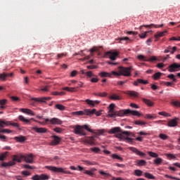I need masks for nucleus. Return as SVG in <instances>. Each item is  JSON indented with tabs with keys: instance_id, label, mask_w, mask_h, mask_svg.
Listing matches in <instances>:
<instances>
[{
	"instance_id": "1",
	"label": "nucleus",
	"mask_w": 180,
	"mask_h": 180,
	"mask_svg": "<svg viewBox=\"0 0 180 180\" xmlns=\"http://www.w3.org/2000/svg\"><path fill=\"white\" fill-rule=\"evenodd\" d=\"M19 120H20V122H23L24 123H27V124H30V120H33V122H35L36 123H39V124H47V123H49V124H53V125H56V124H63V121H61V120L57 118V117H53L51 119H49V118H43V120H44V122H40L37 120H35L34 118H31L30 120L26 119L23 115H20L18 117Z\"/></svg>"
},
{
	"instance_id": "2",
	"label": "nucleus",
	"mask_w": 180,
	"mask_h": 180,
	"mask_svg": "<svg viewBox=\"0 0 180 180\" xmlns=\"http://www.w3.org/2000/svg\"><path fill=\"white\" fill-rule=\"evenodd\" d=\"M85 130L87 131H89V133H94V134H98V136H101V134H103L105 133V131L101 129V130H96V131L93 129H91L89 128V126L88 125H77L74 129V133L75 134H78L79 136H86V133H85Z\"/></svg>"
},
{
	"instance_id": "3",
	"label": "nucleus",
	"mask_w": 180,
	"mask_h": 180,
	"mask_svg": "<svg viewBox=\"0 0 180 180\" xmlns=\"http://www.w3.org/2000/svg\"><path fill=\"white\" fill-rule=\"evenodd\" d=\"M108 133L110 134H116V133H120L117 134L116 136L117 137V139H121L122 140L124 139V136H130V134H131V132L130 131L122 130V128H120V127L112 128L109 130Z\"/></svg>"
},
{
	"instance_id": "4",
	"label": "nucleus",
	"mask_w": 180,
	"mask_h": 180,
	"mask_svg": "<svg viewBox=\"0 0 180 180\" xmlns=\"http://www.w3.org/2000/svg\"><path fill=\"white\" fill-rule=\"evenodd\" d=\"M124 115H132V116H141V114L139 112V111L136 110H120V111H115V115L114 117H111L115 119V117H117L119 116L120 117H122V116H124Z\"/></svg>"
},
{
	"instance_id": "5",
	"label": "nucleus",
	"mask_w": 180,
	"mask_h": 180,
	"mask_svg": "<svg viewBox=\"0 0 180 180\" xmlns=\"http://www.w3.org/2000/svg\"><path fill=\"white\" fill-rule=\"evenodd\" d=\"M22 155H14L13 156V160L8 162H3V163L1 164V167L6 168V167H13V165H15V164H16V162H22V160H23V158H22Z\"/></svg>"
},
{
	"instance_id": "6",
	"label": "nucleus",
	"mask_w": 180,
	"mask_h": 180,
	"mask_svg": "<svg viewBox=\"0 0 180 180\" xmlns=\"http://www.w3.org/2000/svg\"><path fill=\"white\" fill-rule=\"evenodd\" d=\"M45 168L46 169H49V171H51L52 172H56L58 174H68L69 175L72 174V172L70 171H65L64 169L62 167H57L54 166H46Z\"/></svg>"
},
{
	"instance_id": "7",
	"label": "nucleus",
	"mask_w": 180,
	"mask_h": 180,
	"mask_svg": "<svg viewBox=\"0 0 180 180\" xmlns=\"http://www.w3.org/2000/svg\"><path fill=\"white\" fill-rule=\"evenodd\" d=\"M96 110H89V109H86L84 111H75L72 112V115H76V116H84V115H86L87 116H90V115H94L95 113Z\"/></svg>"
},
{
	"instance_id": "8",
	"label": "nucleus",
	"mask_w": 180,
	"mask_h": 180,
	"mask_svg": "<svg viewBox=\"0 0 180 180\" xmlns=\"http://www.w3.org/2000/svg\"><path fill=\"white\" fill-rule=\"evenodd\" d=\"M120 75L123 77H131V66L128 68L119 67Z\"/></svg>"
},
{
	"instance_id": "9",
	"label": "nucleus",
	"mask_w": 180,
	"mask_h": 180,
	"mask_svg": "<svg viewBox=\"0 0 180 180\" xmlns=\"http://www.w3.org/2000/svg\"><path fill=\"white\" fill-rule=\"evenodd\" d=\"M6 126H13V127H17L18 129L20 127L18 123L0 120V127H5Z\"/></svg>"
},
{
	"instance_id": "10",
	"label": "nucleus",
	"mask_w": 180,
	"mask_h": 180,
	"mask_svg": "<svg viewBox=\"0 0 180 180\" xmlns=\"http://www.w3.org/2000/svg\"><path fill=\"white\" fill-rule=\"evenodd\" d=\"M169 72H176L180 71V64L177 63H172L168 67Z\"/></svg>"
},
{
	"instance_id": "11",
	"label": "nucleus",
	"mask_w": 180,
	"mask_h": 180,
	"mask_svg": "<svg viewBox=\"0 0 180 180\" xmlns=\"http://www.w3.org/2000/svg\"><path fill=\"white\" fill-rule=\"evenodd\" d=\"M116 115V110H115V104L111 103L109 105V110L108 112V117H115Z\"/></svg>"
},
{
	"instance_id": "12",
	"label": "nucleus",
	"mask_w": 180,
	"mask_h": 180,
	"mask_svg": "<svg viewBox=\"0 0 180 180\" xmlns=\"http://www.w3.org/2000/svg\"><path fill=\"white\" fill-rule=\"evenodd\" d=\"M21 158L25 160V162H27L28 164H32L33 158H34V155H33V154L22 155Z\"/></svg>"
},
{
	"instance_id": "13",
	"label": "nucleus",
	"mask_w": 180,
	"mask_h": 180,
	"mask_svg": "<svg viewBox=\"0 0 180 180\" xmlns=\"http://www.w3.org/2000/svg\"><path fill=\"white\" fill-rule=\"evenodd\" d=\"M51 139L53 140L50 142V146H58L60 144V141H61V138L56 135L52 136Z\"/></svg>"
},
{
	"instance_id": "14",
	"label": "nucleus",
	"mask_w": 180,
	"mask_h": 180,
	"mask_svg": "<svg viewBox=\"0 0 180 180\" xmlns=\"http://www.w3.org/2000/svg\"><path fill=\"white\" fill-rule=\"evenodd\" d=\"M20 112L25 113V115H28V116H36V113L29 108H20Z\"/></svg>"
},
{
	"instance_id": "15",
	"label": "nucleus",
	"mask_w": 180,
	"mask_h": 180,
	"mask_svg": "<svg viewBox=\"0 0 180 180\" xmlns=\"http://www.w3.org/2000/svg\"><path fill=\"white\" fill-rule=\"evenodd\" d=\"M51 98L50 97H41V98H33L32 101L34 102H39L40 103H44L46 101H51Z\"/></svg>"
},
{
	"instance_id": "16",
	"label": "nucleus",
	"mask_w": 180,
	"mask_h": 180,
	"mask_svg": "<svg viewBox=\"0 0 180 180\" xmlns=\"http://www.w3.org/2000/svg\"><path fill=\"white\" fill-rule=\"evenodd\" d=\"M32 130H34L36 133L39 134H44L47 133V129L44 127H33L32 128Z\"/></svg>"
},
{
	"instance_id": "17",
	"label": "nucleus",
	"mask_w": 180,
	"mask_h": 180,
	"mask_svg": "<svg viewBox=\"0 0 180 180\" xmlns=\"http://www.w3.org/2000/svg\"><path fill=\"white\" fill-rule=\"evenodd\" d=\"M84 141L86 144H90V146H95V137L94 136H87L84 139Z\"/></svg>"
},
{
	"instance_id": "18",
	"label": "nucleus",
	"mask_w": 180,
	"mask_h": 180,
	"mask_svg": "<svg viewBox=\"0 0 180 180\" xmlns=\"http://www.w3.org/2000/svg\"><path fill=\"white\" fill-rule=\"evenodd\" d=\"M178 120H179V118L176 117L169 120L167 123V126L169 127H176V126H178Z\"/></svg>"
},
{
	"instance_id": "19",
	"label": "nucleus",
	"mask_w": 180,
	"mask_h": 180,
	"mask_svg": "<svg viewBox=\"0 0 180 180\" xmlns=\"http://www.w3.org/2000/svg\"><path fill=\"white\" fill-rule=\"evenodd\" d=\"M129 150L136 154V155H139V157H144L146 155V153L139 150L137 148L134 147H129Z\"/></svg>"
},
{
	"instance_id": "20",
	"label": "nucleus",
	"mask_w": 180,
	"mask_h": 180,
	"mask_svg": "<svg viewBox=\"0 0 180 180\" xmlns=\"http://www.w3.org/2000/svg\"><path fill=\"white\" fill-rule=\"evenodd\" d=\"M85 102L87 103V105H89V106H91L92 108H94L95 105H99V103H101V101L98 100L92 101L90 99H86Z\"/></svg>"
},
{
	"instance_id": "21",
	"label": "nucleus",
	"mask_w": 180,
	"mask_h": 180,
	"mask_svg": "<svg viewBox=\"0 0 180 180\" xmlns=\"http://www.w3.org/2000/svg\"><path fill=\"white\" fill-rule=\"evenodd\" d=\"M107 54L109 56V58L112 60V61H114V60H116V58L117 56H119V53L117 52H112L109 51L107 53Z\"/></svg>"
},
{
	"instance_id": "22",
	"label": "nucleus",
	"mask_w": 180,
	"mask_h": 180,
	"mask_svg": "<svg viewBox=\"0 0 180 180\" xmlns=\"http://www.w3.org/2000/svg\"><path fill=\"white\" fill-rule=\"evenodd\" d=\"M165 33H167V31L157 32L156 34H155V41H158V39H160V37H163Z\"/></svg>"
},
{
	"instance_id": "23",
	"label": "nucleus",
	"mask_w": 180,
	"mask_h": 180,
	"mask_svg": "<svg viewBox=\"0 0 180 180\" xmlns=\"http://www.w3.org/2000/svg\"><path fill=\"white\" fill-rule=\"evenodd\" d=\"M125 94L127 95H129V96H132L133 98H137V96H139V93L134 91H128Z\"/></svg>"
},
{
	"instance_id": "24",
	"label": "nucleus",
	"mask_w": 180,
	"mask_h": 180,
	"mask_svg": "<svg viewBox=\"0 0 180 180\" xmlns=\"http://www.w3.org/2000/svg\"><path fill=\"white\" fill-rule=\"evenodd\" d=\"M99 76L101 77V78H105V77H109L112 78V74L107 72H101L98 74Z\"/></svg>"
},
{
	"instance_id": "25",
	"label": "nucleus",
	"mask_w": 180,
	"mask_h": 180,
	"mask_svg": "<svg viewBox=\"0 0 180 180\" xmlns=\"http://www.w3.org/2000/svg\"><path fill=\"white\" fill-rule=\"evenodd\" d=\"M145 178H147V179H157L155 176L153 175L151 173L149 172H145L144 173Z\"/></svg>"
},
{
	"instance_id": "26",
	"label": "nucleus",
	"mask_w": 180,
	"mask_h": 180,
	"mask_svg": "<svg viewBox=\"0 0 180 180\" xmlns=\"http://www.w3.org/2000/svg\"><path fill=\"white\" fill-rule=\"evenodd\" d=\"M142 101L148 106H154V103L153 101H151V100L146 99V98H142Z\"/></svg>"
},
{
	"instance_id": "27",
	"label": "nucleus",
	"mask_w": 180,
	"mask_h": 180,
	"mask_svg": "<svg viewBox=\"0 0 180 180\" xmlns=\"http://www.w3.org/2000/svg\"><path fill=\"white\" fill-rule=\"evenodd\" d=\"M97 53L98 54H101V52H99V48L94 46L91 49H90L91 56H94L93 53Z\"/></svg>"
},
{
	"instance_id": "28",
	"label": "nucleus",
	"mask_w": 180,
	"mask_h": 180,
	"mask_svg": "<svg viewBox=\"0 0 180 180\" xmlns=\"http://www.w3.org/2000/svg\"><path fill=\"white\" fill-rule=\"evenodd\" d=\"M15 140H16L19 143H23V141H26V136H15Z\"/></svg>"
},
{
	"instance_id": "29",
	"label": "nucleus",
	"mask_w": 180,
	"mask_h": 180,
	"mask_svg": "<svg viewBox=\"0 0 180 180\" xmlns=\"http://www.w3.org/2000/svg\"><path fill=\"white\" fill-rule=\"evenodd\" d=\"M55 109H58V110H65V106H64L63 104H56L55 105Z\"/></svg>"
},
{
	"instance_id": "30",
	"label": "nucleus",
	"mask_w": 180,
	"mask_h": 180,
	"mask_svg": "<svg viewBox=\"0 0 180 180\" xmlns=\"http://www.w3.org/2000/svg\"><path fill=\"white\" fill-rule=\"evenodd\" d=\"M153 162L155 164V165H161L162 163V158L158 157L154 160Z\"/></svg>"
},
{
	"instance_id": "31",
	"label": "nucleus",
	"mask_w": 180,
	"mask_h": 180,
	"mask_svg": "<svg viewBox=\"0 0 180 180\" xmlns=\"http://www.w3.org/2000/svg\"><path fill=\"white\" fill-rule=\"evenodd\" d=\"M164 26V24L162 25H154V24H150L149 25H145V27H155V29H159V27H162Z\"/></svg>"
},
{
	"instance_id": "32",
	"label": "nucleus",
	"mask_w": 180,
	"mask_h": 180,
	"mask_svg": "<svg viewBox=\"0 0 180 180\" xmlns=\"http://www.w3.org/2000/svg\"><path fill=\"white\" fill-rule=\"evenodd\" d=\"M110 99H112V101H120L122 98L120 96L116 95V94H112L110 96Z\"/></svg>"
},
{
	"instance_id": "33",
	"label": "nucleus",
	"mask_w": 180,
	"mask_h": 180,
	"mask_svg": "<svg viewBox=\"0 0 180 180\" xmlns=\"http://www.w3.org/2000/svg\"><path fill=\"white\" fill-rule=\"evenodd\" d=\"M138 60H139L140 61H148V58L146 57L143 55H139L137 56Z\"/></svg>"
},
{
	"instance_id": "34",
	"label": "nucleus",
	"mask_w": 180,
	"mask_h": 180,
	"mask_svg": "<svg viewBox=\"0 0 180 180\" xmlns=\"http://www.w3.org/2000/svg\"><path fill=\"white\" fill-rule=\"evenodd\" d=\"M95 96H101V98H105L108 96V93L103 92V93H94Z\"/></svg>"
},
{
	"instance_id": "35",
	"label": "nucleus",
	"mask_w": 180,
	"mask_h": 180,
	"mask_svg": "<svg viewBox=\"0 0 180 180\" xmlns=\"http://www.w3.org/2000/svg\"><path fill=\"white\" fill-rule=\"evenodd\" d=\"M134 124H136L137 126H144L147 124V122L144 121L137 120L134 122Z\"/></svg>"
},
{
	"instance_id": "36",
	"label": "nucleus",
	"mask_w": 180,
	"mask_h": 180,
	"mask_svg": "<svg viewBox=\"0 0 180 180\" xmlns=\"http://www.w3.org/2000/svg\"><path fill=\"white\" fill-rule=\"evenodd\" d=\"M146 164H147V162H146V160H141L137 162V165L139 167H143V166L146 165Z\"/></svg>"
},
{
	"instance_id": "37",
	"label": "nucleus",
	"mask_w": 180,
	"mask_h": 180,
	"mask_svg": "<svg viewBox=\"0 0 180 180\" xmlns=\"http://www.w3.org/2000/svg\"><path fill=\"white\" fill-rule=\"evenodd\" d=\"M158 115H160V116H164L165 117H171V115L165 111L159 112Z\"/></svg>"
},
{
	"instance_id": "38",
	"label": "nucleus",
	"mask_w": 180,
	"mask_h": 180,
	"mask_svg": "<svg viewBox=\"0 0 180 180\" xmlns=\"http://www.w3.org/2000/svg\"><path fill=\"white\" fill-rule=\"evenodd\" d=\"M9 75L6 74V72H3L2 74H0V79L1 81H5L6 79V77H8Z\"/></svg>"
},
{
	"instance_id": "39",
	"label": "nucleus",
	"mask_w": 180,
	"mask_h": 180,
	"mask_svg": "<svg viewBox=\"0 0 180 180\" xmlns=\"http://www.w3.org/2000/svg\"><path fill=\"white\" fill-rule=\"evenodd\" d=\"M134 175H136V176H141V175H143V171L140 169H136L134 170Z\"/></svg>"
},
{
	"instance_id": "40",
	"label": "nucleus",
	"mask_w": 180,
	"mask_h": 180,
	"mask_svg": "<svg viewBox=\"0 0 180 180\" xmlns=\"http://www.w3.org/2000/svg\"><path fill=\"white\" fill-rule=\"evenodd\" d=\"M148 154L150 157H152V158H157L158 157V155L154 152L149 151Z\"/></svg>"
},
{
	"instance_id": "41",
	"label": "nucleus",
	"mask_w": 180,
	"mask_h": 180,
	"mask_svg": "<svg viewBox=\"0 0 180 180\" xmlns=\"http://www.w3.org/2000/svg\"><path fill=\"white\" fill-rule=\"evenodd\" d=\"M40 178H41V180H49L50 179V176L47 174H41Z\"/></svg>"
},
{
	"instance_id": "42",
	"label": "nucleus",
	"mask_w": 180,
	"mask_h": 180,
	"mask_svg": "<svg viewBox=\"0 0 180 180\" xmlns=\"http://www.w3.org/2000/svg\"><path fill=\"white\" fill-rule=\"evenodd\" d=\"M8 155V152H5L4 153L0 154V161H4L5 160V158Z\"/></svg>"
},
{
	"instance_id": "43",
	"label": "nucleus",
	"mask_w": 180,
	"mask_h": 180,
	"mask_svg": "<svg viewBox=\"0 0 180 180\" xmlns=\"http://www.w3.org/2000/svg\"><path fill=\"white\" fill-rule=\"evenodd\" d=\"M85 75L86 77H89V78H92V77H95V75L92 72V71L86 72Z\"/></svg>"
},
{
	"instance_id": "44",
	"label": "nucleus",
	"mask_w": 180,
	"mask_h": 180,
	"mask_svg": "<svg viewBox=\"0 0 180 180\" xmlns=\"http://www.w3.org/2000/svg\"><path fill=\"white\" fill-rule=\"evenodd\" d=\"M112 158H114L115 160H120V161H123V158L117 155V154L112 155Z\"/></svg>"
},
{
	"instance_id": "45",
	"label": "nucleus",
	"mask_w": 180,
	"mask_h": 180,
	"mask_svg": "<svg viewBox=\"0 0 180 180\" xmlns=\"http://www.w3.org/2000/svg\"><path fill=\"white\" fill-rule=\"evenodd\" d=\"M161 72H156L153 75V78L155 79H159V78L161 77Z\"/></svg>"
},
{
	"instance_id": "46",
	"label": "nucleus",
	"mask_w": 180,
	"mask_h": 180,
	"mask_svg": "<svg viewBox=\"0 0 180 180\" xmlns=\"http://www.w3.org/2000/svg\"><path fill=\"white\" fill-rule=\"evenodd\" d=\"M157 117L155 115L146 114L144 117L145 119H155Z\"/></svg>"
},
{
	"instance_id": "47",
	"label": "nucleus",
	"mask_w": 180,
	"mask_h": 180,
	"mask_svg": "<svg viewBox=\"0 0 180 180\" xmlns=\"http://www.w3.org/2000/svg\"><path fill=\"white\" fill-rule=\"evenodd\" d=\"M167 78H169V79H172L173 82H176V79L175 78V75L174 74L169 75L167 76Z\"/></svg>"
},
{
	"instance_id": "48",
	"label": "nucleus",
	"mask_w": 180,
	"mask_h": 180,
	"mask_svg": "<svg viewBox=\"0 0 180 180\" xmlns=\"http://www.w3.org/2000/svg\"><path fill=\"white\" fill-rule=\"evenodd\" d=\"M172 105H173V106H175L176 108H180V102L178 101H172Z\"/></svg>"
},
{
	"instance_id": "49",
	"label": "nucleus",
	"mask_w": 180,
	"mask_h": 180,
	"mask_svg": "<svg viewBox=\"0 0 180 180\" xmlns=\"http://www.w3.org/2000/svg\"><path fill=\"white\" fill-rule=\"evenodd\" d=\"M39 92H49V86H44L39 89Z\"/></svg>"
},
{
	"instance_id": "50",
	"label": "nucleus",
	"mask_w": 180,
	"mask_h": 180,
	"mask_svg": "<svg viewBox=\"0 0 180 180\" xmlns=\"http://www.w3.org/2000/svg\"><path fill=\"white\" fill-rule=\"evenodd\" d=\"M125 135H124V136ZM124 140H126V141H127V143H129V144H131V143H133V139L129 138V136H127V137H124Z\"/></svg>"
},
{
	"instance_id": "51",
	"label": "nucleus",
	"mask_w": 180,
	"mask_h": 180,
	"mask_svg": "<svg viewBox=\"0 0 180 180\" xmlns=\"http://www.w3.org/2000/svg\"><path fill=\"white\" fill-rule=\"evenodd\" d=\"M159 137L161 140H167V139H168V136L164 134H160Z\"/></svg>"
},
{
	"instance_id": "52",
	"label": "nucleus",
	"mask_w": 180,
	"mask_h": 180,
	"mask_svg": "<svg viewBox=\"0 0 180 180\" xmlns=\"http://www.w3.org/2000/svg\"><path fill=\"white\" fill-rule=\"evenodd\" d=\"M138 82H139V84H143V85H146V84H148V81H147V80H143V79H138Z\"/></svg>"
},
{
	"instance_id": "53",
	"label": "nucleus",
	"mask_w": 180,
	"mask_h": 180,
	"mask_svg": "<svg viewBox=\"0 0 180 180\" xmlns=\"http://www.w3.org/2000/svg\"><path fill=\"white\" fill-rule=\"evenodd\" d=\"M120 41L124 40L125 41H133L131 39H130V38L127 37H123L120 38Z\"/></svg>"
},
{
	"instance_id": "54",
	"label": "nucleus",
	"mask_w": 180,
	"mask_h": 180,
	"mask_svg": "<svg viewBox=\"0 0 180 180\" xmlns=\"http://www.w3.org/2000/svg\"><path fill=\"white\" fill-rule=\"evenodd\" d=\"M98 172L101 175H103V176H110V174L109 173H106L102 170H100Z\"/></svg>"
},
{
	"instance_id": "55",
	"label": "nucleus",
	"mask_w": 180,
	"mask_h": 180,
	"mask_svg": "<svg viewBox=\"0 0 180 180\" xmlns=\"http://www.w3.org/2000/svg\"><path fill=\"white\" fill-rule=\"evenodd\" d=\"M6 103H8V100L6 98L1 99L0 100V105H6Z\"/></svg>"
},
{
	"instance_id": "56",
	"label": "nucleus",
	"mask_w": 180,
	"mask_h": 180,
	"mask_svg": "<svg viewBox=\"0 0 180 180\" xmlns=\"http://www.w3.org/2000/svg\"><path fill=\"white\" fill-rule=\"evenodd\" d=\"M165 178H169L170 179H174V180H180L179 178L174 177V176H169V175H168V174H165Z\"/></svg>"
},
{
	"instance_id": "57",
	"label": "nucleus",
	"mask_w": 180,
	"mask_h": 180,
	"mask_svg": "<svg viewBox=\"0 0 180 180\" xmlns=\"http://www.w3.org/2000/svg\"><path fill=\"white\" fill-rule=\"evenodd\" d=\"M53 131H56V133H63V129L60 127H56L53 129Z\"/></svg>"
},
{
	"instance_id": "58",
	"label": "nucleus",
	"mask_w": 180,
	"mask_h": 180,
	"mask_svg": "<svg viewBox=\"0 0 180 180\" xmlns=\"http://www.w3.org/2000/svg\"><path fill=\"white\" fill-rule=\"evenodd\" d=\"M91 151H93V153H99V151H101V149L99 148H96V147L91 148Z\"/></svg>"
},
{
	"instance_id": "59",
	"label": "nucleus",
	"mask_w": 180,
	"mask_h": 180,
	"mask_svg": "<svg viewBox=\"0 0 180 180\" xmlns=\"http://www.w3.org/2000/svg\"><path fill=\"white\" fill-rule=\"evenodd\" d=\"M21 174L23 175V176H30V172L27 171H22Z\"/></svg>"
},
{
	"instance_id": "60",
	"label": "nucleus",
	"mask_w": 180,
	"mask_h": 180,
	"mask_svg": "<svg viewBox=\"0 0 180 180\" xmlns=\"http://www.w3.org/2000/svg\"><path fill=\"white\" fill-rule=\"evenodd\" d=\"M84 163L86 164V165H95V162H91L89 160H85Z\"/></svg>"
},
{
	"instance_id": "61",
	"label": "nucleus",
	"mask_w": 180,
	"mask_h": 180,
	"mask_svg": "<svg viewBox=\"0 0 180 180\" xmlns=\"http://www.w3.org/2000/svg\"><path fill=\"white\" fill-rule=\"evenodd\" d=\"M0 140L1 141H6V140H8V137H6V136H5V135L0 134Z\"/></svg>"
},
{
	"instance_id": "62",
	"label": "nucleus",
	"mask_w": 180,
	"mask_h": 180,
	"mask_svg": "<svg viewBox=\"0 0 180 180\" xmlns=\"http://www.w3.org/2000/svg\"><path fill=\"white\" fill-rule=\"evenodd\" d=\"M11 101H13V102H19V101H20V99L16 96H11Z\"/></svg>"
},
{
	"instance_id": "63",
	"label": "nucleus",
	"mask_w": 180,
	"mask_h": 180,
	"mask_svg": "<svg viewBox=\"0 0 180 180\" xmlns=\"http://www.w3.org/2000/svg\"><path fill=\"white\" fill-rule=\"evenodd\" d=\"M0 133H12V131L11 129H1Z\"/></svg>"
},
{
	"instance_id": "64",
	"label": "nucleus",
	"mask_w": 180,
	"mask_h": 180,
	"mask_svg": "<svg viewBox=\"0 0 180 180\" xmlns=\"http://www.w3.org/2000/svg\"><path fill=\"white\" fill-rule=\"evenodd\" d=\"M33 180H41L40 175L36 174L32 177Z\"/></svg>"
}]
</instances>
